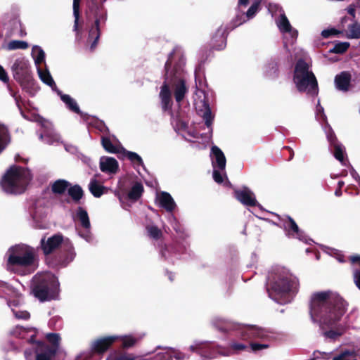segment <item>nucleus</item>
<instances>
[{"instance_id":"61","label":"nucleus","mask_w":360,"mask_h":360,"mask_svg":"<svg viewBox=\"0 0 360 360\" xmlns=\"http://www.w3.org/2000/svg\"><path fill=\"white\" fill-rule=\"evenodd\" d=\"M288 33H290L291 35V37L295 39H296L298 36V32L296 30H293L292 28V31L288 32Z\"/></svg>"},{"instance_id":"23","label":"nucleus","mask_w":360,"mask_h":360,"mask_svg":"<svg viewBox=\"0 0 360 360\" xmlns=\"http://www.w3.org/2000/svg\"><path fill=\"white\" fill-rule=\"evenodd\" d=\"M70 183L63 179H59L53 181L51 184V192L55 195H62L65 194L70 187Z\"/></svg>"},{"instance_id":"48","label":"nucleus","mask_w":360,"mask_h":360,"mask_svg":"<svg viewBox=\"0 0 360 360\" xmlns=\"http://www.w3.org/2000/svg\"><path fill=\"white\" fill-rule=\"evenodd\" d=\"M203 119L205 120V125L207 127H210L212 125L213 117L212 116L211 110H210V108L208 105H207V106L206 108L205 111L204 112Z\"/></svg>"},{"instance_id":"8","label":"nucleus","mask_w":360,"mask_h":360,"mask_svg":"<svg viewBox=\"0 0 360 360\" xmlns=\"http://www.w3.org/2000/svg\"><path fill=\"white\" fill-rule=\"evenodd\" d=\"M298 279L290 273L282 271L277 274L274 281L267 288L269 296L276 300V296H284L290 292H297Z\"/></svg>"},{"instance_id":"18","label":"nucleus","mask_w":360,"mask_h":360,"mask_svg":"<svg viewBox=\"0 0 360 360\" xmlns=\"http://www.w3.org/2000/svg\"><path fill=\"white\" fill-rule=\"evenodd\" d=\"M119 168L118 162L114 158L102 157L100 160V169L105 173L115 174Z\"/></svg>"},{"instance_id":"20","label":"nucleus","mask_w":360,"mask_h":360,"mask_svg":"<svg viewBox=\"0 0 360 360\" xmlns=\"http://www.w3.org/2000/svg\"><path fill=\"white\" fill-rule=\"evenodd\" d=\"M160 207L164 208L167 212H172L176 207V203L167 192H162L158 197Z\"/></svg>"},{"instance_id":"22","label":"nucleus","mask_w":360,"mask_h":360,"mask_svg":"<svg viewBox=\"0 0 360 360\" xmlns=\"http://www.w3.org/2000/svg\"><path fill=\"white\" fill-rule=\"evenodd\" d=\"M142 338L143 335H126L121 336L120 337V339L122 341L121 347L124 349L131 348L137 345Z\"/></svg>"},{"instance_id":"51","label":"nucleus","mask_w":360,"mask_h":360,"mask_svg":"<svg viewBox=\"0 0 360 360\" xmlns=\"http://www.w3.org/2000/svg\"><path fill=\"white\" fill-rule=\"evenodd\" d=\"M339 33H340V32L338 31L336 29L331 28V29H327V30H323L322 32H321V36L323 38H328V37H330L331 36L337 35Z\"/></svg>"},{"instance_id":"41","label":"nucleus","mask_w":360,"mask_h":360,"mask_svg":"<svg viewBox=\"0 0 360 360\" xmlns=\"http://www.w3.org/2000/svg\"><path fill=\"white\" fill-rule=\"evenodd\" d=\"M146 230L148 236L155 240H158L162 236V231L157 226H147Z\"/></svg>"},{"instance_id":"59","label":"nucleus","mask_w":360,"mask_h":360,"mask_svg":"<svg viewBox=\"0 0 360 360\" xmlns=\"http://www.w3.org/2000/svg\"><path fill=\"white\" fill-rule=\"evenodd\" d=\"M355 6L354 5H350L347 8L348 13L352 15L354 18H355Z\"/></svg>"},{"instance_id":"6","label":"nucleus","mask_w":360,"mask_h":360,"mask_svg":"<svg viewBox=\"0 0 360 360\" xmlns=\"http://www.w3.org/2000/svg\"><path fill=\"white\" fill-rule=\"evenodd\" d=\"M58 287L56 277L51 274H43L34 277L32 291L39 301L45 302L55 298Z\"/></svg>"},{"instance_id":"24","label":"nucleus","mask_w":360,"mask_h":360,"mask_svg":"<svg viewBox=\"0 0 360 360\" xmlns=\"http://www.w3.org/2000/svg\"><path fill=\"white\" fill-rule=\"evenodd\" d=\"M76 219L79 221L81 226L89 231L91 223L87 211L82 207H78L76 211Z\"/></svg>"},{"instance_id":"12","label":"nucleus","mask_w":360,"mask_h":360,"mask_svg":"<svg viewBox=\"0 0 360 360\" xmlns=\"http://www.w3.org/2000/svg\"><path fill=\"white\" fill-rule=\"evenodd\" d=\"M279 219L280 224L276 225L283 229L288 238H296L304 241L306 240L304 232L301 230L295 221L290 216H285L281 217L277 215Z\"/></svg>"},{"instance_id":"15","label":"nucleus","mask_w":360,"mask_h":360,"mask_svg":"<svg viewBox=\"0 0 360 360\" xmlns=\"http://www.w3.org/2000/svg\"><path fill=\"white\" fill-rule=\"evenodd\" d=\"M229 32L227 29L221 26L211 38L210 46L212 49L217 51L223 50L226 46V39Z\"/></svg>"},{"instance_id":"5","label":"nucleus","mask_w":360,"mask_h":360,"mask_svg":"<svg viewBox=\"0 0 360 360\" xmlns=\"http://www.w3.org/2000/svg\"><path fill=\"white\" fill-rule=\"evenodd\" d=\"M40 248L45 256L53 253L60 248H62L64 255L58 263L64 266L72 262L75 256L72 243L68 238L64 239L61 233L54 234L47 239L43 237L40 241Z\"/></svg>"},{"instance_id":"25","label":"nucleus","mask_w":360,"mask_h":360,"mask_svg":"<svg viewBox=\"0 0 360 360\" xmlns=\"http://www.w3.org/2000/svg\"><path fill=\"white\" fill-rule=\"evenodd\" d=\"M68 193L75 203H79L84 195V191L79 184L72 185L70 184L68 189Z\"/></svg>"},{"instance_id":"53","label":"nucleus","mask_w":360,"mask_h":360,"mask_svg":"<svg viewBox=\"0 0 360 360\" xmlns=\"http://www.w3.org/2000/svg\"><path fill=\"white\" fill-rule=\"evenodd\" d=\"M220 171L221 170H219V169H216V168H214L213 170V179L214 181L217 182V184H221L224 181V179Z\"/></svg>"},{"instance_id":"2","label":"nucleus","mask_w":360,"mask_h":360,"mask_svg":"<svg viewBox=\"0 0 360 360\" xmlns=\"http://www.w3.org/2000/svg\"><path fill=\"white\" fill-rule=\"evenodd\" d=\"M8 253L6 265L9 271L22 276L35 270L37 255L32 247L18 245L11 248Z\"/></svg>"},{"instance_id":"50","label":"nucleus","mask_w":360,"mask_h":360,"mask_svg":"<svg viewBox=\"0 0 360 360\" xmlns=\"http://www.w3.org/2000/svg\"><path fill=\"white\" fill-rule=\"evenodd\" d=\"M8 137L9 138V134L7 130L0 134V153L4 150L7 145L6 140Z\"/></svg>"},{"instance_id":"4","label":"nucleus","mask_w":360,"mask_h":360,"mask_svg":"<svg viewBox=\"0 0 360 360\" xmlns=\"http://www.w3.org/2000/svg\"><path fill=\"white\" fill-rule=\"evenodd\" d=\"M31 179L29 170L20 166L11 167L0 182L2 190L8 194H21L24 193Z\"/></svg>"},{"instance_id":"32","label":"nucleus","mask_w":360,"mask_h":360,"mask_svg":"<svg viewBox=\"0 0 360 360\" xmlns=\"http://www.w3.org/2000/svg\"><path fill=\"white\" fill-rule=\"evenodd\" d=\"M143 192V186L141 183L136 182L128 193V198L133 201L138 200Z\"/></svg>"},{"instance_id":"10","label":"nucleus","mask_w":360,"mask_h":360,"mask_svg":"<svg viewBox=\"0 0 360 360\" xmlns=\"http://www.w3.org/2000/svg\"><path fill=\"white\" fill-rule=\"evenodd\" d=\"M86 18L88 20L95 18L94 25L89 32V40L93 39L91 49H94L98 43L100 37V20L103 15V9L101 1H87V9L86 11Z\"/></svg>"},{"instance_id":"54","label":"nucleus","mask_w":360,"mask_h":360,"mask_svg":"<svg viewBox=\"0 0 360 360\" xmlns=\"http://www.w3.org/2000/svg\"><path fill=\"white\" fill-rule=\"evenodd\" d=\"M15 316L18 319L27 320L30 318V314L27 311H18L15 312Z\"/></svg>"},{"instance_id":"29","label":"nucleus","mask_w":360,"mask_h":360,"mask_svg":"<svg viewBox=\"0 0 360 360\" xmlns=\"http://www.w3.org/2000/svg\"><path fill=\"white\" fill-rule=\"evenodd\" d=\"M35 360H51L55 356L54 349H51L49 347H46L44 349L39 346L36 349Z\"/></svg>"},{"instance_id":"16","label":"nucleus","mask_w":360,"mask_h":360,"mask_svg":"<svg viewBox=\"0 0 360 360\" xmlns=\"http://www.w3.org/2000/svg\"><path fill=\"white\" fill-rule=\"evenodd\" d=\"M160 98L161 100V105L162 110L163 112H169L172 114V93L169 87V84L167 81H164L162 85L160 87V92L159 94Z\"/></svg>"},{"instance_id":"56","label":"nucleus","mask_w":360,"mask_h":360,"mask_svg":"<svg viewBox=\"0 0 360 360\" xmlns=\"http://www.w3.org/2000/svg\"><path fill=\"white\" fill-rule=\"evenodd\" d=\"M350 355H352V352L349 351H345L340 355L335 356L332 360H347V357Z\"/></svg>"},{"instance_id":"1","label":"nucleus","mask_w":360,"mask_h":360,"mask_svg":"<svg viewBox=\"0 0 360 360\" xmlns=\"http://www.w3.org/2000/svg\"><path fill=\"white\" fill-rule=\"evenodd\" d=\"M345 312L343 299L331 291H321L311 295L309 313L311 320L317 322L321 329L335 326Z\"/></svg>"},{"instance_id":"38","label":"nucleus","mask_w":360,"mask_h":360,"mask_svg":"<svg viewBox=\"0 0 360 360\" xmlns=\"http://www.w3.org/2000/svg\"><path fill=\"white\" fill-rule=\"evenodd\" d=\"M278 27L280 31L283 33L292 31V26L285 14L281 15Z\"/></svg>"},{"instance_id":"35","label":"nucleus","mask_w":360,"mask_h":360,"mask_svg":"<svg viewBox=\"0 0 360 360\" xmlns=\"http://www.w3.org/2000/svg\"><path fill=\"white\" fill-rule=\"evenodd\" d=\"M122 152L120 155L123 157H127L132 163L136 164L139 166H143L142 158L135 152L128 151L124 148H122Z\"/></svg>"},{"instance_id":"62","label":"nucleus","mask_w":360,"mask_h":360,"mask_svg":"<svg viewBox=\"0 0 360 360\" xmlns=\"http://www.w3.org/2000/svg\"><path fill=\"white\" fill-rule=\"evenodd\" d=\"M198 354H200L201 356H205V357H207L208 355L207 354H205L203 353V349L202 348L200 347V348H196V349L195 350Z\"/></svg>"},{"instance_id":"26","label":"nucleus","mask_w":360,"mask_h":360,"mask_svg":"<svg viewBox=\"0 0 360 360\" xmlns=\"http://www.w3.org/2000/svg\"><path fill=\"white\" fill-rule=\"evenodd\" d=\"M80 2L73 1V15L75 17L73 31L76 32L77 37L82 34V23H79L80 18Z\"/></svg>"},{"instance_id":"33","label":"nucleus","mask_w":360,"mask_h":360,"mask_svg":"<svg viewBox=\"0 0 360 360\" xmlns=\"http://www.w3.org/2000/svg\"><path fill=\"white\" fill-rule=\"evenodd\" d=\"M60 98L71 111L77 114H80L81 111L77 102L71 98L70 96L68 94H60Z\"/></svg>"},{"instance_id":"9","label":"nucleus","mask_w":360,"mask_h":360,"mask_svg":"<svg viewBox=\"0 0 360 360\" xmlns=\"http://www.w3.org/2000/svg\"><path fill=\"white\" fill-rule=\"evenodd\" d=\"M11 70L13 78L22 89L30 95H34L37 86L30 70L29 61L23 58L16 59L11 67Z\"/></svg>"},{"instance_id":"63","label":"nucleus","mask_w":360,"mask_h":360,"mask_svg":"<svg viewBox=\"0 0 360 360\" xmlns=\"http://www.w3.org/2000/svg\"><path fill=\"white\" fill-rule=\"evenodd\" d=\"M250 1H238V6L240 8L246 7L248 6Z\"/></svg>"},{"instance_id":"27","label":"nucleus","mask_w":360,"mask_h":360,"mask_svg":"<svg viewBox=\"0 0 360 360\" xmlns=\"http://www.w3.org/2000/svg\"><path fill=\"white\" fill-rule=\"evenodd\" d=\"M101 144L103 148L108 153L118 154V158H120V155L122 152V146H117L112 144L110 139L107 136H102Z\"/></svg>"},{"instance_id":"49","label":"nucleus","mask_w":360,"mask_h":360,"mask_svg":"<svg viewBox=\"0 0 360 360\" xmlns=\"http://www.w3.org/2000/svg\"><path fill=\"white\" fill-rule=\"evenodd\" d=\"M327 139L331 146L340 143L335 132L332 129H330L327 134Z\"/></svg>"},{"instance_id":"57","label":"nucleus","mask_w":360,"mask_h":360,"mask_svg":"<svg viewBox=\"0 0 360 360\" xmlns=\"http://www.w3.org/2000/svg\"><path fill=\"white\" fill-rule=\"evenodd\" d=\"M115 360H135V358L129 354H120L115 357Z\"/></svg>"},{"instance_id":"31","label":"nucleus","mask_w":360,"mask_h":360,"mask_svg":"<svg viewBox=\"0 0 360 360\" xmlns=\"http://www.w3.org/2000/svg\"><path fill=\"white\" fill-rule=\"evenodd\" d=\"M266 77L270 79H276L279 75L278 63L275 60L268 63L265 67Z\"/></svg>"},{"instance_id":"11","label":"nucleus","mask_w":360,"mask_h":360,"mask_svg":"<svg viewBox=\"0 0 360 360\" xmlns=\"http://www.w3.org/2000/svg\"><path fill=\"white\" fill-rule=\"evenodd\" d=\"M239 334V337L242 340L249 342L248 348L250 347V350L253 352L269 347L268 344H262L252 341L255 339L263 340L267 337L264 329L261 328L256 326H246L240 329Z\"/></svg>"},{"instance_id":"39","label":"nucleus","mask_w":360,"mask_h":360,"mask_svg":"<svg viewBox=\"0 0 360 360\" xmlns=\"http://www.w3.org/2000/svg\"><path fill=\"white\" fill-rule=\"evenodd\" d=\"M332 147L333 148L334 157L341 163H343L345 160V151L342 145L340 143L338 144L333 146Z\"/></svg>"},{"instance_id":"30","label":"nucleus","mask_w":360,"mask_h":360,"mask_svg":"<svg viewBox=\"0 0 360 360\" xmlns=\"http://www.w3.org/2000/svg\"><path fill=\"white\" fill-rule=\"evenodd\" d=\"M105 189V187L96 179H91L89 184V190L95 198H100L104 193Z\"/></svg>"},{"instance_id":"17","label":"nucleus","mask_w":360,"mask_h":360,"mask_svg":"<svg viewBox=\"0 0 360 360\" xmlns=\"http://www.w3.org/2000/svg\"><path fill=\"white\" fill-rule=\"evenodd\" d=\"M212 164L214 168L219 170H224L226 168V160L223 151L217 146L211 148Z\"/></svg>"},{"instance_id":"37","label":"nucleus","mask_w":360,"mask_h":360,"mask_svg":"<svg viewBox=\"0 0 360 360\" xmlns=\"http://www.w3.org/2000/svg\"><path fill=\"white\" fill-rule=\"evenodd\" d=\"M177 252L176 245L175 244H164L160 248V254L165 259H166L169 255L176 254Z\"/></svg>"},{"instance_id":"58","label":"nucleus","mask_w":360,"mask_h":360,"mask_svg":"<svg viewBox=\"0 0 360 360\" xmlns=\"http://www.w3.org/2000/svg\"><path fill=\"white\" fill-rule=\"evenodd\" d=\"M283 150H286L289 153V158L288 160H291L294 157V151L290 146L283 147Z\"/></svg>"},{"instance_id":"46","label":"nucleus","mask_w":360,"mask_h":360,"mask_svg":"<svg viewBox=\"0 0 360 360\" xmlns=\"http://www.w3.org/2000/svg\"><path fill=\"white\" fill-rule=\"evenodd\" d=\"M229 347L233 352L238 353L248 349V346L244 343L233 341L230 343Z\"/></svg>"},{"instance_id":"14","label":"nucleus","mask_w":360,"mask_h":360,"mask_svg":"<svg viewBox=\"0 0 360 360\" xmlns=\"http://www.w3.org/2000/svg\"><path fill=\"white\" fill-rule=\"evenodd\" d=\"M233 196L238 201L245 206H259L255 193L247 186H243L240 189H234Z\"/></svg>"},{"instance_id":"34","label":"nucleus","mask_w":360,"mask_h":360,"mask_svg":"<svg viewBox=\"0 0 360 360\" xmlns=\"http://www.w3.org/2000/svg\"><path fill=\"white\" fill-rule=\"evenodd\" d=\"M349 260L352 264L356 265L360 268V255H352L349 257ZM354 281L357 288L360 290V269L354 271Z\"/></svg>"},{"instance_id":"45","label":"nucleus","mask_w":360,"mask_h":360,"mask_svg":"<svg viewBox=\"0 0 360 360\" xmlns=\"http://www.w3.org/2000/svg\"><path fill=\"white\" fill-rule=\"evenodd\" d=\"M261 1H255L252 5L248 8L245 15L247 20L252 18L259 10V3Z\"/></svg>"},{"instance_id":"13","label":"nucleus","mask_w":360,"mask_h":360,"mask_svg":"<svg viewBox=\"0 0 360 360\" xmlns=\"http://www.w3.org/2000/svg\"><path fill=\"white\" fill-rule=\"evenodd\" d=\"M118 340L117 336H105L91 342L90 352L92 356H103Z\"/></svg>"},{"instance_id":"44","label":"nucleus","mask_w":360,"mask_h":360,"mask_svg":"<svg viewBox=\"0 0 360 360\" xmlns=\"http://www.w3.org/2000/svg\"><path fill=\"white\" fill-rule=\"evenodd\" d=\"M349 38L360 39V24L354 22L349 25Z\"/></svg>"},{"instance_id":"55","label":"nucleus","mask_w":360,"mask_h":360,"mask_svg":"<svg viewBox=\"0 0 360 360\" xmlns=\"http://www.w3.org/2000/svg\"><path fill=\"white\" fill-rule=\"evenodd\" d=\"M0 80L5 83L8 82L9 80L6 72L1 65H0Z\"/></svg>"},{"instance_id":"60","label":"nucleus","mask_w":360,"mask_h":360,"mask_svg":"<svg viewBox=\"0 0 360 360\" xmlns=\"http://www.w3.org/2000/svg\"><path fill=\"white\" fill-rule=\"evenodd\" d=\"M14 99L15 101L17 106L21 110L20 107V102H22V98L20 95H17L16 94H14L13 96Z\"/></svg>"},{"instance_id":"36","label":"nucleus","mask_w":360,"mask_h":360,"mask_svg":"<svg viewBox=\"0 0 360 360\" xmlns=\"http://www.w3.org/2000/svg\"><path fill=\"white\" fill-rule=\"evenodd\" d=\"M32 56L37 65H40L44 61V51L38 46H34L32 50Z\"/></svg>"},{"instance_id":"43","label":"nucleus","mask_w":360,"mask_h":360,"mask_svg":"<svg viewBox=\"0 0 360 360\" xmlns=\"http://www.w3.org/2000/svg\"><path fill=\"white\" fill-rule=\"evenodd\" d=\"M349 47L348 42H338L334 47L329 51L330 53L342 54L347 51Z\"/></svg>"},{"instance_id":"21","label":"nucleus","mask_w":360,"mask_h":360,"mask_svg":"<svg viewBox=\"0 0 360 360\" xmlns=\"http://www.w3.org/2000/svg\"><path fill=\"white\" fill-rule=\"evenodd\" d=\"M46 340L51 344V345L45 344L42 341H39L38 346L44 349H46V347H49V349L51 348L52 350L54 349L55 354H56L60 345V335L58 333H50L46 335Z\"/></svg>"},{"instance_id":"28","label":"nucleus","mask_w":360,"mask_h":360,"mask_svg":"<svg viewBox=\"0 0 360 360\" xmlns=\"http://www.w3.org/2000/svg\"><path fill=\"white\" fill-rule=\"evenodd\" d=\"M247 20H248L245 15V13L243 11H238L236 13L235 18H233L230 23L227 25L224 28L227 29V31L229 32L230 31L245 22Z\"/></svg>"},{"instance_id":"7","label":"nucleus","mask_w":360,"mask_h":360,"mask_svg":"<svg viewBox=\"0 0 360 360\" xmlns=\"http://www.w3.org/2000/svg\"><path fill=\"white\" fill-rule=\"evenodd\" d=\"M293 82L300 92L309 91L315 92L318 90V82L312 71L309 70V64L304 59H299L295 65Z\"/></svg>"},{"instance_id":"40","label":"nucleus","mask_w":360,"mask_h":360,"mask_svg":"<svg viewBox=\"0 0 360 360\" xmlns=\"http://www.w3.org/2000/svg\"><path fill=\"white\" fill-rule=\"evenodd\" d=\"M39 76L41 81L49 86H53L56 85L55 82L53 81L51 74L49 71H42L41 70H38Z\"/></svg>"},{"instance_id":"3","label":"nucleus","mask_w":360,"mask_h":360,"mask_svg":"<svg viewBox=\"0 0 360 360\" xmlns=\"http://www.w3.org/2000/svg\"><path fill=\"white\" fill-rule=\"evenodd\" d=\"M174 51L169 53L168 59L165 64V75L164 81H167L169 87L174 86V98L177 103L181 102L186 93L188 88L186 86V81L184 78V66L185 65V60L183 56H181L179 61L175 63L172 68V58Z\"/></svg>"},{"instance_id":"19","label":"nucleus","mask_w":360,"mask_h":360,"mask_svg":"<svg viewBox=\"0 0 360 360\" xmlns=\"http://www.w3.org/2000/svg\"><path fill=\"white\" fill-rule=\"evenodd\" d=\"M351 75L348 72H342L335 77L336 88L342 91H347L350 86Z\"/></svg>"},{"instance_id":"42","label":"nucleus","mask_w":360,"mask_h":360,"mask_svg":"<svg viewBox=\"0 0 360 360\" xmlns=\"http://www.w3.org/2000/svg\"><path fill=\"white\" fill-rule=\"evenodd\" d=\"M8 50L26 49L28 48V44L24 41L13 40L8 44Z\"/></svg>"},{"instance_id":"47","label":"nucleus","mask_w":360,"mask_h":360,"mask_svg":"<svg viewBox=\"0 0 360 360\" xmlns=\"http://www.w3.org/2000/svg\"><path fill=\"white\" fill-rule=\"evenodd\" d=\"M343 330H330L328 331H325L323 333V335L328 338L335 340L338 337L341 336L343 334Z\"/></svg>"},{"instance_id":"64","label":"nucleus","mask_w":360,"mask_h":360,"mask_svg":"<svg viewBox=\"0 0 360 360\" xmlns=\"http://www.w3.org/2000/svg\"><path fill=\"white\" fill-rule=\"evenodd\" d=\"M335 195L338 197H340L342 195V188H337V189L335 191Z\"/></svg>"},{"instance_id":"52","label":"nucleus","mask_w":360,"mask_h":360,"mask_svg":"<svg viewBox=\"0 0 360 360\" xmlns=\"http://www.w3.org/2000/svg\"><path fill=\"white\" fill-rule=\"evenodd\" d=\"M20 329L22 330V331L24 332H31V331H34V334L32 335L30 340H29V342H31V343H35L37 344V345L38 346V342L39 341H37L35 340L36 338V329L34 328H25L22 326L20 327Z\"/></svg>"}]
</instances>
